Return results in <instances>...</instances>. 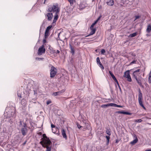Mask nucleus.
<instances>
[{
    "label": "nucleus",
    "instance_id": "nucleus-1",
    "mask_svg": "<svg viewBox=\"0 0 151 151\" xmlns=\"http://www.w3.org/2000/svg\"><path fill=\"white\" fill-rule=\"evenodd\" d=\"M19 126L21 128V131L22 135L23 136L26 135L29 129V128L27 126V124L23 121H20Z\"/></svg>",
    "mask_w": 151,
    "mask_h": 151
},
{
    "label": "nucleus",
    "instance_id": "nucleus-2",
    "mask_svg": "<svg viewBox=\"0 0 151 151\" xmlns=\"http://www.w3.org/2000/svg\"><path fill=\"white\" fill-rule=\"evenodd\" d=\"M47 11L55 13H59L60 9L58 7V4H56L50 6L48 7Z\"/></svg>",
    "mask_w": 151,
    "mask_h": 151
},
{
    "label": "nucleus",
    "instance_id": "nucleus-3",
    "mask_svg": "<svg viewBox=\"0 0 151 151\" xmlns=\"http://www.w3.org/2000/svg\"><path fill=\"white\" fill-rule=\"evenodd\" d=\"M140 69H138L134 71L132 73V76L135 79L139 85L141 86L142 83L141 78H137V77L139 76L140 73H139Z\"/></svg>",
    "mask_w": 151,
    "mask_h": 151
},
{
    "label": "nucleus",
    "instance_id": "nucleus-4",
    "mask_svg": "<svg viewBox=\"0 0 151 151\" xmlns=\"http://www.w3.org/2000/svg\"><path fill=\"white\" fill-rule=\"evenodd\" d=\"M6 111L7 114V116L9 117L13 116L15 113V109L14 107L12 108L8 107L6 109Z\"/></svg>",
    "mask_w": 151,
    "mask_h": 151
},
{
    "label": "nucleus",
    "instance_id": "nucleus-5",
    "mask_svg": "<svg viewBox=\"0 0 151 151\" xmlns=\"http://www.w3.org/2000/svg\"><path fill=\"white\" fill-rule=\"evenodd\" d=\"M42 140L40 142V144L41 145L46 143H52L50 139L45 134H43V138L41 139Z\"/></svg>",
    "mask_w": 151,
    "mask_h": 151
},
{
    "label": "nucleus",
    "instance_id": "nucleus-6",
    "mask_svg": "<svg viewBox=\"0 0 151 151\" xmlns=\"http://www.w3.org/2000/svg\"><path fill=\"white\" fill-rule=\"evenodd\" d=\"M139 93L138 100L139 104L144 109L146 110V109L143 104L142 94L140 90L139 89Z\"/></svg>",
    "mask_w": 151,
    "mask_h": 151
},
{
    "label": "nucleus",
    "instance_id": "nucleus-7",
    "mask_svg": "<svg viewBox=\"0 0 151 151\" xmlns=\"http://www.w3.org/2000/svg\"><path fill=\"white\" fill-rule=\"evenodd\" d=\"M50 71V77L51 78L54 77L57 72V69L53 66H51Z\"/></svg>",
    "mask_w": 151,
    "mask_h": 151
},
{
    "label": "nucleus",
    "instance_id": "nucleus-8",
    "mask_svg": "<svg viewBox=\"0 0 151 151\" xmlns=\"http://www.w3.org/2000/svg\"><path fill=\"white\" fill-rule=\"evenodd\" d=\"M45 52V49L44 48L43 45L40 46L39 48L37 54L39 55H42V54L44 53Z\"/></svg>",
    "mask_w": 151,
    "mask_h": 151
},
{
    "label": "nucleus",
    "instance_id": "nucleus-9",
    "mask_svg": "<svg viewBox=\"0 0 151 151\" xmlns=\"http://www.w3.org/2000/svg\"><path fill=\"white\" fill-rule=\"evenodd\" d=\"M124 77L127 78V81L129 82H131L132 81L131 76L129 74V70H127L124 73Z\"/></svg>",
    "mask_w": 151,
    "mask_h": 151
},
{
    "label": "nucleus",
    "instance_id": "nucleus-10",
    "mask_svg": "<svg viewBox=\"0 0 151 151\" xmlns=\"http://www.w3.org/2000/svg\"><path fill=\"white\" fill-rule=\"evenodd\" d=\"M47 19L48 20L50 21L52 19L53 15L51 13H47L45 15Z\"/></svg>",
    "mask_w": 151,
    "mask_h": 151
},
{
    "label": "nucleus",
    "instance_id": "nucleus-11",
    "mask_svg": "<svg viewBox=\"0 0 151 151\" xmlns=\"http://www.w3.org/2000/svg\"><path fill=\"white\" fill-rule=\"evenodd\" d=\"M51 143L48 144L46 143L45 144H43L42 145H41L42 147H45L46 148V151H51V147H49V146L50 145Z\"/></svg>",
    "mask_w": 151,
    "mask_h": 151
},
{
    "label": "nucleus",
    "instance_id": "nucleus-12",
    "mask_svg": "<svg viewBox=\"0 0 151 151\" xmlns=\"http://www.w3.org/2000/svg\"><path fill=\"white\" fill-rule=\"evenodd\" d=\"M96 62L99 66L101 68L102 70H103L104 69V67L101 62L99 58V57H97L96 58Z\"/></svg>",
    "mask_w": 151,
    "mask_h": 151
},
{
    "label": "nucleus",
    "instance_id": "nucleus-13",
    "mask_svg": "<svg viewBox=\"0 0 151 151\" xmlns=\"http://www.w3.org/2000/svg\"><path fill=\"white\" fill-rule=\"evenodd\" d=\"M91 30V32L90 34L86 36L85 37H88L89 36L92 35L93 34H94L96 31V28H92V29H90Z\"/></svg>",
    "mask_w": 151,
    "mask_h": 151
},
{
    "label": "nucleus",
    "instance_id": "nucleus-14",
    "mask_svg": "<svg viewBox=\"0 0 151 151\" xmlns=\"http://www.w3.org/2000/svg\"><path fill=\"white\" fill-rule=\"evenodd\" d=\"M69 46L70 49V52L73 55L75 53L74 48L71 44H69Z\"/></svg>",
    "mask_w": 151,
    "mask_h": 151
},
{
    "label": "nucleus",
    "instance_id": "nucleus-15",
    "mask_svg": "<svg viewBox=\"0 0 151 151\" xmlns=\"http://www.w3.org/2000/svg\"><path fill=\"white\" fill-rule=\"evenodd\" d=\"M61 133L63 137L66 139H67V136L65 130L63 129H62L61 130Z\"/></svg>",
    "mask_w": 151,
    "mask_h": 151
},
{
    "label": "nucleus",
    "instance_id": "nucleus-16",
    "mask_svg": "<svg viewBox=\"0 0 151 151\" xmlns=\"http://www.w3.org/2000/svg\"><path fill=\"white\" fill-rule=\"evenodd\" d=\"M58 13H55V15L54 17V19L53 22V23L55 22L58 19Z\"/></svg>",
    "mask_w": 151,
    "mask_h": 151
},
{
    "label": "nucleus",
    "instance_id": "nucleus-17",
    "mask_svg": "<svg viewBox=\"0 0 151 151\" xmlns=\"http://www.w3.org/2000/svg\"><path fill=\"white\" fill-rule=\"evenodd\" d=\"M108 5L110 6H112L113 5L114 3L113 0H109V1L107 2Z\"/></svg>",
    "mask_w": 151,
    "mask_h": 151
},
{
    "label": "nucleus",
    "instance_id": "nucleus-18",
    "mask_svg": "<svg viewBox=\"0 0 151 151\" xmlns=\"http://www.w3.org/2000/svg\"><path fill=\"white\" fill-rule=\"evenodd\" d=\"M138 141V138H136V139H135L132 141H131L130 142V144H131L132 145H135L136 143H137Z\"/></svg>",
    "mask_w": 151,
    "mask_h": 151
},
{
    "label": "nucleus",
    "instance_id": "nucleus-19",
    "mask_svg": "<svg viewBox=\"0 0 151 151\" xmlns=\"http://www.w3.org/2000/svg\"><path fill=\"white\" fill-rule=\"evenodd\" d=\"M147 32L148 33H150L151 31V25L149 24L148 26L147 29Z\"/></svg>",
    "mask_w": 151,
    "mask_h": 151
},
{
    "label": "nucleus",
    "instance_id": "nucleus-20",
    "mask_svg": "<svg viewBox=\"0 0 151 151\" xmlns=\"http://www.w3.org/2000/svg\"><path fill=\"white\" fill-rule=\"evenodd\" d=\"M109 73L110 74V75L111 76V77H112V78L113 79L114 81V80L116 81V77H115V76L113 74V73L111 71H109Z\"/></svg>",
    "mask_w": 151,
    "mask_h": 151
},
{
    "label": "nucleus",
    "instance_id": "nucleus-21",
    "mask_svg": "<svg viewBox=\"0 0 151 151\" xmlns=\"http://www.w3.org/2000/svg\"><path fill=\"white\" fill-rule=\"evenodd\" d=\"M137 35V32L130 34L128 36L129 37H132L136 36Z\"/></svg>",
    "mask_w": 151,
    "mask_h": 151
},
{
    "label": "nucleus",
    "instance_id": "nucleus-22",
    "mask_svg": "<svg viewBox=\"0 0 151 151\" xmlns=\"http://www.w3.org/2000/svg\"><path fill=\"white\" fill-rule=\"evenodd\" d=\"M65 89L64 88L62 90L58 91L60 95V94L63 93H64L65 91Z\"/></svg>",
    "mask_w": 151,
    "mask_h": 151
},
{
    "label": "nucleus",
    "instance_id": "nucleus-23",
    "mask_svg": "<svg viewBox=\"0 0 151 151\" xmlns=\"http://www.w3.org/2000/svg\"><path fill=\"white\" fill-rule=\"evenodd\" d=\"M52 27V25H50L47 27V28L45 31L47 32H49L51 28Z\"/></svg>",
    "mask_w": 151,
    "mask_h": 151
},
{
    "label": "nucleus",
    "instance_id": "nucleus-24",
    "mask_svg": "<svg viewBox=\"0 0 151 151\" xmlns=\"http://www.w3.org/2000/svg\"><path fill=\"white\" fill-rule=\"evenodd\" d=\"M106 132L109 136H110L111 134L110 129H107L106 130Z\"/></svg>",
    "mask_w": 151,
    "mask_h": 151
},
{
    "label": "nucleus",
    "instance_id": "nucleus-25",
    "mask_svg": "<svg viewBox=\"0 0 151 151\" xmlns=\"http://www.w3.org/2000/svg\"><path fill=\"white\" fill-rule=\"evenodd\" d=\"M149 82L151 84V71H150L149 74Z\"/></svg>",
    "mask_w": 151,
    "mask_h": 151
},
{
    "label": "nucleus",
    "instance_id": "nucleus-26",
    "mask_svg": "<svg viewBox=\"0 0 151 151\" xmlns=\"http://www.w3.org/2000/svg\"><path fill=\"white\" fill-rule=\"evenodd\" d=\"M69 2L70 3V5L72 6L73 4V3L75 2V0H68Z\"/></svg>",
    "mask_w": 151,
    "mask_h": 151
},
{
    "label": "nucleus",
    "instance_id": "nucleus-27",
    "mask_svg": "<svg viewBox=\"0 0 151 151\" xmlns=\"http://www.w3.org/2000/svg\"><path fill=\"white\" fill-rule=\"evenodd\" d=\"M49 32L45 31V38H47V37L49 35Z\"/></svg>",
    "mask_w": 151,
    "mask_h": 151
},
{
    "label": "nucleus",
    "instance_id": "nucleus-28",
    "mask_svg": "<svg viewBox=\"0 0 151 151\" xmlns=\"http://www.w3.org/2000/svg\"><path fill=\"white\" fill-rule=\"evenodd\" d=\"M52 95L54 96H56L57 95H60L59 93V92L58 91L57 92H54L52 94Z\"/></svg>",
    "mask_w": 151,
    "mask_h": 151
},
{
    "label": "nucleus",
    "instance_id": "nucleus-29",
    "mask_svg": "<svg viewBox=\"0 0 151 151\" xmlns=\"http://www.w3.org/2000/svg\"><path fill=\"white\" fill-rule=\"evenodd\" d=\"M108 106H109L108 104H102L101 106V107L104 108H106V107H107Z\"/></svg>",
    "mask_w": 151,
    "mask_h": 151
},
{
    "label": "nucleus",
    "instance_id": "nucleus-30",
    "mask_svg": "<svg viewBox=\"0 0 151 151\" xmlns=\"http://www.w3.org/2000/svg\"><path fill=\"white\" fill-rule=\"evenodd\" d=\"M109 104V106H114L116 107V104H114V103H110L108 104Z\"/></svg>",
    "mask_w": 151,
    "mask_h": 151
},
{
    "label": "nucleus",
    "instance_id": "nucleus-31",
    "mask_svg": "<svg viewBox=\"0 0 151 151\" xmlns=\"http://www.w3.org/2000/svg\"><path fill=\"white\" fill-rule=\"evenodd\" d=\"M110 136H106V138L107 139V142L108 143H109V140L110 138V137H109Z\"/></svg>",
    "mask_w": 151,
    "mask_h": 151
},
{
    "label": "nucleus",
    "instance_id": "nucleus-32",
    "mask_svg": "<svg viewBox=\"0 0 151 151\" xmlns=\"http://www.w3.org/2000/svg\"><path fill=\"white\" fill-rule=\"evenodd\" d=\"M142 121V120L140 119L135 120L134 121L135 122H141Z\"/></svg>",
    "mask_w": 151,
    "mask_h": 151
},
{
    "label": "nucleus",
    "instance_id": "nucleus-33",
    "mask_svg": "<svg viewBox=\"0 0 151 151\" xmlns=\"http://www.w3.org/2000/svg\"><path fill=\"white\" fill-rule=\"evenodd\" d=\"M105 52L106 51L104 49H103L101 50V52L102 54L104 55Z\"/></svg>",
    "mask_w": 151,
    "mask_h": 151
},
{
    "label": "nucleus",
    "instance_id": "nucleus-34",
    "mask_svg": "<svg viewBox=\"0 0 151 151\" xmlns=\"http://www.w3.org/2000/svg\"><path fill=\"white\" fill-rule=\"evenodd\" d=\"M135 19L134 20V21H135L136 20L139 18L140 17V16H135Z\"/></svg>",
    "mask_w": 151,
    "mask_h": 151
},
{
    "label": "nucleus",
    "instance_id": "nucleus-35",
    "mask_svg": "<svg viewBox=\"0 0 151 151\" xmlns=\"http://www.w3.org/2000/svg\"><path fill=\"white\" fill-rule=\"evenodd\" d=\"M95 24H96L94 23V22L91 25L90 27V29L94 28L93 27Z\"/></svg>",
    "mask_w": 151,
    "mask_h": 151
},
{
    "label": "nucleus",
    "instance_id": "nucleus-36",
    "mask_svg": "<svg viewBox=\"0 0 151 151\" xmlns=\"http://www.w3.org/2000/svg\"><path fill=\"white\" fill-rule=\"evenodd\" d=\"M95 24H96L94 23V22L91 25L90 27V29L94 28L93 27Z\"/></svg>",
    "mask_w": 151,
    "mask_h": 151
},
{
    "label": "nucleus",
    "instance_id": "nucleus-37",
    "mask_svg": "<svg viewBox=\"0 0 151 151\" xmlns=\"http://www.w3.org/2000/svg\"><path fill=\"white\" fill-rule=\"evenodd\" d=\"M95 24H96L94 23V22L91 25L90 27V29L94 28L93 27Z\"/></svg>",
    "mask_w": 151,
    "mask_h": 151
},
{
    "label": "nucleus",
    "instance_id": "nucleus-38",
    "mask_svg": "<svg viewBox=\"0 0 151 151\" xmlns=\"http://www.w3.org/2000/svg\"><path fill=\"white\" fill-rule=\"evenodd\" d=\"M132 136L135 139H136V138H137V135L135 134H132Z\"/></svg>",
    "mask_w": 151,
    "mask_h": 151
},
{
    "label": "nucleus",
    "instance_id": "nucleus-39",
    "mask_svg": "<svg viewBox=\"0 0 151 151\" xmlns=\"http://www.w3.org/2000/svg\"><path fill=\"white\" fill-rule=\"evenodd\" d=\"M125 112H125V111H119L118 112V113H120V114H125Z\"/></svg>",
    "mask_w": 151,
    "mask_h": 151
},
{
    "label": "nucleus",
    "instance_id": "nucleus-40",
    "mask_svg": "<svg viewBox=\"0 0 151 151\" xmlns=\"http://www.w3.org/2000/svg\"><path fill=\"white\" fill-rule=\"evenodd\" d=\"M51 103V101H47L46 103L47 105H48L50 104Z\"/></svg>",
    "mask_w": 151,
    "mask_h": 151
},
{
    "label": "nucleus",
    "instance_id": "nucleus-41",
    "mask_svg": "<svg viewBox=\"0 0 151 151\" xmlns=\"http://www.w3.org/2000/svg\"><path fill=\"white\" fill-rule=\"evenodd\" d=\"M77 126L78 127L79 129H80L81 127H82L79 124H77Z\"/></svg>",
    "mask_w": 151,
    "mask_h": 151
},
{
    "label": "nucleus",
    "instance_id": "nucleus-42",
    "mask_svg": "<svg viewBox=\"0 0 151 151\" xmlns=\"http://www.w3.org/2000/svg\"><path fill=\"white\" fill-rule=\"evenodd\" d=\"M116 107H120V108H122V106L119 105H118L116 104Z\"/></svg>",
    "mask_w": 151,
    "mask_h": 151
},
{
    "label": "nucleus",
    "instance_id": "nucleus-43",
    "mask_svg": "<svg viewBox=\"0 0 151 151\" xmlns=\"http://www.w3.org/2000/svg\"><path fill=\"white\" fill-rule=\"evenodd\" d=\"M136 61L135 60H133L130 63V65H132L133 64L135 63Z\"/></svg>",
    "mask_w": 151,
    "mask_h": 151
},
{
    "label": "nucleus",
    "instance_id": "nucleus-44",
    "mask_svg": "<svg viewBox=\"0 0 151 151\" xmlns=\"http://www.w3.org/2000/svg\"><path fill=\"white\" fill-rule=\"evenodd\" d=\"M125 114L130 115L131 114L130 113L128 112H125Z\"/></svg>",
    "mask_w": 151,
    "mask_h": 151
},
{
    "label": "nucleus",
    "instance_id": "nucleus-45",
    "mask_svg": "<svg viewBox=\"0 0 151 151\" xmlns=\"http://www.w3.org/2000/svg\"><path fill=\"white\" fill-rule=\"evenodd\" d=\"M116 83V84H117V85L118 86L119 85V83H118V81H117V80L116 79V80H114V81Z\"/></svg>",
    "mask_w": 151,
    "mask_h": 151
},
{
    "label": "nucleus",
    "instance_id": "nucleus-46",
    "mask_svg": "<svg viewBox=\"0 0 151 151\" xmlns=\"http://www.w3.org/2000/svg\"><path fill=\"white\" fill-rule=\"evenodd\" d=\"M51 127L52 128H55V126L54 124H51Z\"/></svg>",
    "mask_w": 151,
    "mask_h": 151
},
{
    "label": "nucleus",
    "instance_id": "nucleus-47",
    "mask_svg": "<svg viewBox=\"0 0 151 151\" xmlns=\"http://www.w3.org/2000/svg\"><path fill=\"white\" fill-rule=\"evenodd\" d=\"M130 53L133 56H135L136 55L134 54L133 53H132V52H131Z\"/></svg>",
    "mask_w": 151,
    "mask_h": 151
},
{
    "label": "nucleus",
    "instance_id": "nucleus-48",
    "mask_svg": "<svg viewBox=\"0 0 151 151\" xmlns=\"http://www.w3.org/2000/svg\"><path fill=\"white\" fill-rule=\"evenodd\" d=\"M52 53H57L56 50H53L52 51Z\"/></svg>",
    "mask_w": 151,
    "mask_h": 151
},
{
    "label": "nucleus",
    "instance_id": "nucleus-49",
    "mask_svg": "<svg viewBox=\"0 0 151 151\" xmlns=\"http://www.w3.org/2000/svg\"><path fill=\"white\" fill-rule=\"evenodd\" d=\"M119 140H118V139H116L115 141L116 143H117L119 142Z\"/></svg>",
    "mask_w": 151,
    "mask_h": 151
},
{
    "label": "nucleus",
    "instance_id": "nucleus-50",
    "mask_svg": "<svg viewBox=\"0 0 151 151\" xmlns=\"http://www.w3.org/2000/svg\"><path fill=\"white\" fill-rule=\"evenodd\" d=\"M56 52H57V53H59L60 52V51L58 50H56Z\"/></svg>",
    "mask_w": 151,
    "mask_h": 151
},
{
    "label": "nucleus",
    "instance_id": "nucleus-51",
    "mask_svg": "<svg viewBox=\"0 0 151 151\" xmlns=\"http://www.w3.org/2000/svg\"><path fill=\"white\" fill-rule=\"evenodd\" d=\"M101 17V16H100L96 20L98 21L100 19V18Z\"/></svg>",
    "mask_w": 151,
    "mask_h": 151
},
{
    "label": "nucleus",
    "instance_id": "nucleus-52",
    "mask_svg": "<svg viewBox=\"0 0 151 151\" xmlns=\"http://www.w3.org/2000/svg\"><path fill=\"white\" fill-rule=\"evenodd\" d=\"M43 43H45L46 42V40L45 39H44L43 40Z\"/></svg>",
    "mask_w": 151,
    "mask_h": 151
},
{
    "label": "nucleus",
    "instance_id": "nucleus-53",
    "mask_svg": "<svg viewBox=\"0 0 151 151\" xmlns=\"http://www.w3.org/2000/svg\"><path fill=\"white\" fill-rule=\"evenodd\" d=\"M118 86V87H119V89L121 91V88L120 86L119 85Z\"/></svg>",
    "mask_w": 151,
    "mask_h": 151
},
{
    "label": "nucleus",
    "instance_id": "nucleus-54",
    "mask_svg": "<svg viewBox=\"0 0 151 151\" xmlns=\"http://www.w3.org/2000/svg\"><path fill=\"white\" fill-rule=\"evenodd\" d=\"M98 22V21L97 20H96V21L94 22V23H95V24H96L97 23V22Z\"/></svg>",
    "mask_w": 151,
    "mask_h": 151
},
{
    "label": "nucleus",
    "instance_id": "nucleus-55",
    "mask_svg": "<svg viewBox=\"0 0 151 151\" xmlns=\"http://www.w3.org/2000/svg\"><path fill=\"white\" fill-rule=\"evenodd\" d=\"M19 96L20 98H21L22 97V96H21V95H20Z\"/></svg>",
    "mask_w": 151,
    "mask_h": 151
},
{
    "label": "nucleus",
    "instance_id": "nucleus-56",
    "mask_svg": "<svg viewBox=\"0 0 151 151\" xmlns=\"http://www.w3.org/2000/svg\"><path fill=\"white\" fill-rule=\"evenodd\" d=\"M58 90H60V88H58Z\"/></svg>",
    "mask_w": 151,
    "mask_h": 151
},
{
    "label": "nucleus",
    "instance_id": "nucleus-57",
    "mask_svg": "<svg viewBox=\"0 0 151 151\" xmlns=\"http://www.w3.org/2000/svg\"><path fill=\"white\" fill-rule=\"evenodd\" d=\"M52 132H53V133H55V132H53V131H52Z\"/></svg>",
    "mask_w": 151,
    "mask_h": 151
},
{
    "label": "nucleus",
    "instance_id": "nucleus-58",
    "mask_svg": "<svg viewBox=\"0 0 151 151\" xmlns=\"http://www.w3.org/2000/svg\"><path fill=\"white\" fill-rule=\"evenodd\" d=\"M25 142L24 143V144H25Z\"/></svg>",
    "mask_w": 151,
    "mask_h": 151
}]
</instances>
